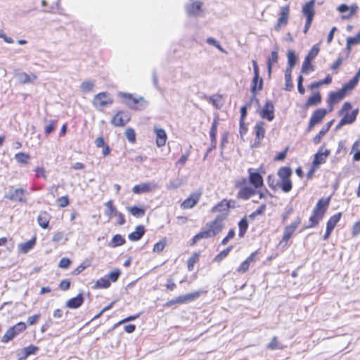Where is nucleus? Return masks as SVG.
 Listing matches in <instances>:
<instances>
[{"label":"nucleus","mask_w":360,"mask_h":360,"mask_svg":"<svg viewBox=\"0 0 360 360\" xmlns=\"http://www.w3.org/2000/svg\"><path fill=\"white\" fill-rule=\"evenodd\" d=\"M105 206L108 210V215L110 217H114V215L118 212L115 207V206L113 205V202L112 200H109L105 203Z\"/></svg>","instance_id":"nucleus-57"},{"label":"nucleus","mask_w":360,"mask_h":360,"mask_svg":"<svg viewBox=\"0 0 360 360\" xmlns=\"http://www.w3.org/2000/svg\"><path fill=\"white\" fill-rule=\"evenodd\" d=\"M94 87V81L91 80H86L84 81L81 85L80 89L82 92L84 93H89L93 91Z\"/></svg>","instance_id":"nucleus-48"},{"label":"nucleus","mask_w":360,"mask_h":360,"mask_svg":"<svg viewBox=\"0 0 360 360\" xmlns=\"http://www.w3.org/2000/svg\"><path fill=\"white\" fill-rule=\"evenodd\" d=\"M39 348L34 345H30L29 346L22 349L23 356L20 357L18 360H25L29 356L36 354L39 351Z\"/></svg>","instance_id":"nucleus-34"},{"label":"nucleus","mask_w":360,"mask_h":360,"mask_svg":"<svg viewBox=\"0 0 360 360\" xmlns=\"http://www.w3.org/2000/svg\"><path fill=\"white\" fill-rule=\"evenodd\" d=\"M360 44V29L354 37H349L347 39V48L350 49L352 46Z\"/></svg>","instance_id":"nucleus-47"},{"label":"nucleus","mask_w":360,"mask_h":360,"mask_svg":"<svg viewBox=\"0 0 360 360\" xmlns=\"http://www.w3.org/2000/svg\"><path fill=\"white\" fill-rule=\"evenodd\" d=\"M145 233V228L143 225L136 226L135 231L128 235V238L131 241L139 240Z\"/></svg>","instance_id":"nucleus-30"},{"label":"nucleus","mask_w":360,"mask_h":360,"mask_svg":"<svg viewBox=\"0 0 360 360\" xmlns=\"http://www.w3.org/2000/svg\"><path fill=\"white\" fill-rule=\"evenodd\" d=\"M248 229V220H247L246 217H243L238 222V229H239L238 236H239V237L243 238L245 236V234L246 233Z\"/></svg>","instance_id":"nucleus-41"},{"label":"nucleus","mask_w":360,"mask_h":360,"mask_svg":"<svg viewBox=\"0 0 360 360\" xmlns=\"http://www.w3.org/2000/svg\"><path fill=\"white\" fill-rule=\"evenodd\" d=\"M255 140L259 143L265 136V123L262 121L257 122L254 127Z\"/></svg>","instance_id":"nucleus-25"},{"label":"nucleus","mask_w":360,"mask_h":360,"mask_svg":"<svg viewBox=\"0 0 360 360\" xmlns=\"http://www.w3.org/2000/svg\"><path fill=\"white\" fill-rule=\"evenodd\" d=\"M153 131L155 134V143L158 148H161L165 146L167 135L165 129L154 127Z\"/></svg>","instance_id":"nucleus-21"},{"label":"nucleus","mask_w":360,"mask_h":360,"mask_svg":"<svg viewBox=\"0 0 360 360\" xmlns=\"http://www.w3.org/2000/svg\"><path fill=\"white\" fill-rule=\"evenodd\" d=\"M328 110L325 108H317L311 114V116L309 119L308 126H307V131H310L314 127L315 125L321 122L323 118L327 115Z\"/></svg>","instance_id":"nucleus-15"},{"label":"nucleus","mask_w":360,"mask_h":360,"mask_svg":"<svg viewBox=\"0 0 360 360\" xmlns=\"http://www.w3.org/2000/svg\"><path fill=\"white\" fill-rule=\"evenodd\" d=\"M95 145L97 148H103L102 154L104 157L108 156L110 153L109 146L105 142L103 136H99L95 140Z\"/></svg>","instance_id":"nucleus-32"},{"label":"nucleus","mask_w":360,"mask_h":360,"mask_svg":"<svg viewBox=\"0 0 360 360\" xmlns=\"http://www.w3.org/2000/svg\"><path fill=\"white\" fill-rule=\"evenodd\" d=\"M37 78V76L34 74L28 75L24 72L20 75V82L23 84L33 82Z\"/></svg>","instance_id":"nucleus-50"},{"label":"nucleus","mask_w":360,"mask_h":360,"mask_svg":"<svg viewBox=\"0 0 360 360\" xmlns=\"http://www.w3.org/2000/svg\"><path fill=\"white\" fill-rule=\"evenodd\" d=\"M301 223V218L297 217L294 221H292L290 224L286 226L285 227L284 231L291 235H293L297 227Z\"/></svg>","instance_id":"nucleus-42"},{"label":"nucleus","mask_w":360,"mask_h":360,"mask_svg":"<svg viewBox=\"0 0 360 360\" xmlns=\"http://www.w3.org/2000/svg\"><path fill=\"white\" fill-rule=\"evenodd\" d=\"M52 240L53 242L58 243L62 240L67 241L68 238L63 231H57L53 234Z\"/></svg>","instance_id":"nucleus-59"},{"label":"nucleus","mask_w":360,"mask_h":360,"mask_svg":"<svg viewBox=\"0 0 360 360\" xmlns=\"http://www.w3.org/2000/svg\"><path fill=\"white\" fill-rule=\"evenodd\" d=\"M267 348L271 350L281 349L283 347L280 346L277 337H274L271 342L267 345Z\"/></svg>","instance_id":"nucleus-56"},{"label":"nucleus","mask_w":360,"mask_h":360,"mask_svg":"<svg viewBox=\"0 0 360 360\" xmlns=\"http://www.w3.org/2000/svg\"><path fill=\"white\" fill-rule=\"evenodd\" d=\"M235 235H236L235 230L233 229H231L229 231L227 235L222 239L221 244L222 245H226L230 240H232L233 238H234Z\"/></svg>","instance_id":"nucleus-61"},{"label":"nucleus","mask_w":360,"mask_h":360,"mask_svg":"<svg viewBox=\"0 0 360 360\" xmlns=\"http://www.w3.org/2000/svg\"><path fill=\"white\" fill-rule=\"evenodd\" d=\"M254 77L251 82L250 91L253 95L263 88V79L259 77V69L256 60H252Z\"/></svg>","instance_id":"nucleus-12"},{"label":"nucleus","mask_w":360,"mask_h":360,"mask_svg":"<svg viewBox=\"0 0 360 360\" xmlns=\"http://www.w3.org/2000/svg\"><path fill=\"white\" fill-rule=\"evenodd\" d=\"M166 245H167V239L165 238H164L154 245L153 251L155 253L159 254L163 251V250L165 249Z\"/></svg>","instance_id":"nucleus-52"},{"label":"nucleus","mask_w":360,"mask_h":360,"mask_svg":"<svg viewBox=\"0 0 360 360\" xmlns=\"http://www.w3.org/2000/svg\"><path fill=\"white\" fill-rule=\"evenodd\" d=\"M207 292L206 290H199L186 295H181L182 303L186 304L191 302L198 299L201 295L207 294Z\"/></svg>","instance_id":"nucleus-26"},{"label":"nucleus","mask_w":360,"mask_h":360,"mask_svg":"<svg viewBox=\"0 0 360 360\" xmlns=\"http://www.w3.org/2000/svg\"><path fill=\"white\" fill-rule=\"evenodd\" d=\"M26 194L27 191L25 189L18 188L10 191L8 193L4 195V198L13 202L26 203Z\"/></svg>","instance_id":"nucleus-14"},{"label":"nucleus","mask_w":360,"mask_h":360,"mask_svg":"<svg viewBox=\"0 0 360 360\" xmlns=\"http://www.w3.org/2000/svg\"><path fill=\"white\" fill-rule=\"evenodd\" d=\"M51 219V216L47 211H41L37 217V223L41 228L46 229L49 228Z\"/></svg>","instance_id":"nucleus-24"},{"label":"nucleus","mask_w":360,"mask_h":360,"mask_svg":"<svg viewBox=\"0 0 360 360\" xmlns=\"http://www.w3.org/2000/svg\"><path fill=\"white\" fill-rule=\"evenodd\" d=\"M285 82L284 89L287 91H290L293 89L292 70H290V68H286L285 70Z\"/></svg>","instance_id":"nucleus-35"},{"label":"nucleus","mask_w":360,"mask_h":360,"mask_svg":"<svg viewBox=\"0 0 360 360\" xmlns=\"http://www.w3.org/2000/svg\"><path fill=\"white\" fill-rule=\"evenodd\" d=\"M311 60H309L307 58H304V60L303 61V63L302 65L301 72L304 74H307L309 72L314 71V68L311 65Z\"/></svg>","instance_id":"nucleus-49"},{"label":"nucleus","mask_w":360,"mask_h":360,"mask_svg":"<svg viewBox=\"0 0 360 360\" xmlns=\"http://www.w3.org/2000/svg\"><path fill=\"white\" fill-rule=\"evenodd\" d=\"M277 174L281 181L280 188L284 193H289L292 188V169L289 167H281Z\"/></svg>","instance_id":"nucleus-7"},{"label":"nucleus","mask_w":360,"mask_h":360,"mask_svg":"<svg viewBox=\"0 0 360 360\" xmlns=\"http://www.w3.org/2000/svg\"><path fill=\"white\" fill-rule=\"evenodd\" d=\"M233 248V245L228 246L226 249L221 251L219 253H218L214 258V260L217 262H220L222 261L224 258H226L230 252Z\"/></svg>","instance_id":"nucleus-46"},{"label":"nucleus","mask_w":360,"mask_h":360,"mask_svg":"<svg viewBox=\"0 0 360 360\" xmlns=\"http://www.w3.org/2000/svg\"><path fill=\"white\" fill-rule=\"evenodd\" d=\"M84 297L82 294H78L76 297H72L66 302V307L70 309H77L82 305Z\"/></svg>","instance_id":"nucleus-28"},{"label":"nucleus","mask_w":360,"mask_h":360,"mask_svg":"<svg viewBox=\"0 0 360 360\" xmlns=\"http://www.w3.org/2000/svg\"><path fill=\"white\" fill-rule=\"evenodd\" d=\"M330 155V150L321 146L314 154L311 165L319 168L320 165L326 162L328 156Z\"/></svg>","instance_id":"nucleus-17"},{"label":"nucleus","mask_w":360,"mask_h":360,"mask_svg":"<svg viewBox=\"0 0 360 360\" xmlns=\"http://www.w3.org/2000/svg\"><path fill=\"white\" fill-rule=\"evenodd\" d=\"M200 253L195 252L189 257L187 262V269L189 271H192L194 269V266L199 262Z\"/></svg>","instance_id":"nucleus-38"},{"label":"nucleus","mask_w":360,"mask_h":360,"mask_svg":"<svg viewBox=\"0 0 360 360\" xmlns=\"http://www.w3.org/2000/svg\"><path fill=\"white\" fill-rule=\"evenodd\" d=\"M248 178L242 177L235 183V188L238 190L237 198L247 200L257 194L259 189L264 186L262 175L252 168L248 169Z\"/></svg>","instance_id":"nucleus-1"},{"label":"nucleus","mask_w":360,"mask_h":360,"mask_svg":"<svg viewBox=\"0 0 360 360\" xmlns=\"http://www.w3.org/2000/svg\"><path fill=\"white\" fill-rule=\"evenodd\" d=\"M331 126V122L328 123L327 127L326 128H322L319 132L314 136V143L315 144H318L321 142L322 137L326 134V133L328 131Z\"/></svg>","instance_id":"nucleus-51"},{"label":"nucleus","mask_w":360,"mask_h":360,"mask_svg":"<svg viewBox=\"0 0 360 360\" xmlns=\"http://www.w3.org/2000/svg\"><path fill=\"white\" fill-rule=\"evenodd\" d=\"M36 241H37V238H36V236H34L28 241L19 244V245H18L19 251L24 254L28 252L30 250H32L34 247V245L36 244Z\"/></svg>","instance_id":"nucleus-31"},{"label":"nucleus","mask_w":360,"mask_h":360,"mask_svg":"<svg viewBox=\"0 0 360 360\" xmlns=\"http://www.w3.org/2000/svg\"><path fill=\"white\" fill-rule=\"evenodd\" d=\"M224 221L216 217L213 220L207 222L205 225L206 229L201 230L191 239L190 245H194L201 239L214 238L219 234L225 227Z\"/></svg>","instance_id":"nucleus-3"},{"label":"nucleus","mask_w":360,"mask_h":360,"mask_svg":"<svg viewBox=\"0 0 360 360\" xmlns=\"http://www.w3.org/2000/svg\"><path fill=\"white\" fill-rule=\"evenodd\" d=\"M287 57H288V68H290V70H292V68L296 65L297 61V57L294 51L289 50L287 53Z\"/></svg>","instance_id":"nucleus-43"},{"label":"nucleus","mask_w":360,"mask_h":360,"mask_svg":"<svg viewBox=\"0 0 360 360\" xmlns=\"http://www.w3.org/2000/svg\"><path fill=\"white\" fill-rule=\"evenodd\" d=\"M330 198V196L321 198L316 202L309 217V224L303 228V230L314 228L319 225L328 210Z\"/></svg>","instance_id":"nucleus-4"},{"label":"nucleus","mask_w":360,"mask_h":360,"mask_svg":"<svg viewBox=\"0 0 360 360\" xmlns=\"http://www.w3.org/2000/svg\"><path fill=\"white\" fill-rule=\"evenodd\" d=\"M147 105L146 101L144 100L143 97H141V101H139L137 104L131 105V109L134 110H143Z\"/></svg>","instance_id":"nucleus-62"},{"label":"nucleus","mask_w":360,"mask_h":360,"mask_svg":"<svg viewBox=\"0 0 360 360\" xmlns=\"http://www.w3.org/2000/svg\"><path fill=\"white\" fill-rule=\"evenodd\" d=\"M131 120V115L127 111L120 110L115 112L110 120L115 127H123Z\"/></svg>","instance_id":"nucleus-13"},{"label":"nucleus","mask_w":360,"mask_h":360,"mask_svg":"<svg viewBox=\"0 0 360 360\" xmlns=\"http://www.w3.org/2000/svg\"><path fill=\"white\" fill-rule=\"evenodd\" d=\"M129 212L136 218H141L146 214V209L143 207L132 206L127 207Z\"/></svg>","instance_id":"nucleus-37"},{"label":"nucleus","mask_w":360,"mask_h":360,"mask_svg":"<svg viewBox=\"0 0 360 360\" xmlns=\"http://www.w3.org/2000/svg\"><path fill=\"white\" fill-rule=\"evenodd\" d=\"M290 4H286L280 8L278 11V18L274 25V30L277 32L280 31L283 27L288 25L290 19Z\"/></svg>","instance_id":"nucleus-10"},{"label":"nucleus","mask_w":360,"mask_h":360,"mask_svg":"<svg viewBox=\"0 0 360 360\" xmlns=\"http://www.w3.org/2000/svg\"><path fill=\"white\" fill-rule=\"evenodd\" d=\"M15 160L20 164L27 165L30 160V155L24 152H20L15 155Z\"/></svg>","instance_id":"nucleus-45"},{"label":"nucleus","mask_w":360,"mask_h":360,"mask_svg":"<svg viewBox=\"0 0 360 360\" xmlns=\"http://www.w3.org/2000/svg\"><path fill=\"white\" fill-rule=\"evenodd\" d=\"M57 127V120H51L49 125L44 128V132L46 135L53 132Z\"/></svg>","instance_id":"nucleus-58"},{"label":"nucleus","mask_w":360,"mask_h":360,"mask_svg":"<svg viewBox=\"0 0 360 360\" xmlns=\"http://www.w3.org/2000/svg\"><path fill=\"white\" fill-rule=\"evenodd\" d=\"M320 51V48L318 44H315L310 49L309 53H307L306 58L313 60L319 54Z\"/></svg>","instance_id":"nucleus-53"},{"label":"nucleus","mask_w":360,"mask_h":360,"mask_svg":"<svg viewBox=\"0 0 360 360\" xmlns=\"http://www.w3.org/2000/svg\"><path fill=\"white\" fill-rule=\"evenodd\" d=\"M266 181L268 186L271 189L276 191L278 188H280V183L276 180L274 174H269L266 178Z\"/></svg>","instance_id":"nucleus-44"},{"label":"nucleus","mask_w":360,"mask_h":360,"mask_svg":"<svg viewBox=\"0 0 360 360\" xmlns=\"http://www.w3.org/2000/svg\"><path fill=\"white\" fill-rule=\"evenodd\" d=\"M360 77V69L348 82L344 84L338 91H331L328 94L327 104L328 111L333 110L335 105L342 101L347 95L357 86Z\"/></svg>","instance_id":"nucleus-2"},{"label":"nucleus","mask_w":360,"mask_h":360,"mask_svg":"<svg viewBox=\"0 0 360 360\" xmlns=\"http://www.w3.org/2000/svg\"><path fill=\"white\" fill-rule=\"evenodd\" d=\"M234 202L233 200L222 199L211 208V212L218 213L216 217L226 221L229 216L230 210L234 207L231 203Z\"/></svg>","instance_id":"nucleus-6"},{"label":"nucleus","mask_w":360,"mask_h":360,"mask_svg":"<svg viewBox=\"0 0 360 360\" xmlns=\"http://www.w3.org/2000/svg\"><path fill=\"white\" fill-rule=\"evenodd\" d=\"M322 101V96L319 91L314 93L306 101L304 107L307 109L311 106H315L320 104Z\"/></svg>","instance_id":"nucleus-27"},{"label":"nucleus","mask_w":360,"mask_h":360,"mask_svg":"<svg viewBox=\"0 0 360 360\" xmlns=\"http://www.w3.org/2000/svg\"><path fill=\"white\" fill-rule=\"evenodd\" d=\"M350 154L352 155V160L354 162L360 161V139L353 143Z\"/></svg>","instance_id":"nucleus-33"},{"label":"nucleus","mask_w":360,"mask_h":360,"mask_svg":"<svg viewBox=\"0 0 360 360\" xmlns=\"http://www.w3.org/2000/svg\"><path fill=\"white\" fill-rule=\"evenodd\" d=\"M219 119L217 116L214 118L213 122L212 123V126L210 131V137L211 144L210 146L207 150L206 155L208 153L211 152L212 150L217 148V127L219 125Z\"/></svg>","instance_id":"nucleus-20"},{"label":"nucleus","mask_w":360,"mask_h":360,"mask_svg":"<svg viewBox=\"0 0 360 360\" xmlns=\"http://www.w3.org/2000/svg\"><path fill=\"white\" fill-rule=\"evenodd\" d=\"M88 266H89V264L86 262H84L72 271V274L75 276L79 275Z\"/></svg>","instance_id":"nucleus-63"},{"label":"nucleus","mask_w":360,"mask_h":360,"mask_svg":"<svg viewBox=\"0 0 360 360\" xmlns=\"http://www.w3.org/2000/svg\"><path fill=\"white\" fill-rule=\"evenodd\" d=\"M122 97L128 101L130 108L131 105L137 104L141 101V97L135 98L130 94H123Z\"/></svg>","instance_id":"nucleus-55"},{"label":"nucleus","mask_w":360,"mask_h":360,"mask_svg":"<svg viewBox=\"0 0 360 360\" xmlns=\"http://www.w3.org/2000/svg\"><path fill=\"white\" fill-rule=\"evenodd\" d=\"M358 6L356 5H352L350 7H349L346 4H341L338 8V10L339 12L342 13H347V14L344 15L342 16V18H350L352 17L357 11Z\"/></svg>","instance_id":"nucleus-23"},{"label":"nucleus","mask_w":360,"mask_h":360,"mask_svg":"<svg viewBox=\"0 0 360 360\" xmlns=\"http://www.w3.org/2000/svg\"><path fill=\"white\" fill-rule=\"evenodd\" d=\"M315 1L316 0H310L302 6V12L303 15L307 18L303 30V32L305 34L308 32V30L311 25V23L315 15Z\"/></svg>","instance_id":"nucleus-9"},{"label":"nucleus","mask_w":360,"mask_h":360,"mask_svg":"<svg viewBox=\"0 0 360 360\" xmlns=\"http://www.w3.org/2000/svg\"><path fill=\"white\" fill-rule=\"evenodd\" d=\"M110 285V281L107 277V276H105L96 281L94 288L96 289H106L108 288Z\"/></svg>","instance_id":"nucleus-36"},{"label":"nucleus","mask_w":360,"mask_h":360,"mask_svg":"<svg viewBox=\"0 0 360 360\" xmlns=\"http://www.w3.org/2000/svg\"><path fill=\"white\" fill-rule=\"evenodd\" d=\"M113 102L112 97L107 92H100L96 94L92 100L93 105L99 110L112 105Z\"/></svg>","instance_id":"nucleus-11"},{"label":"nucleus","mask_w":360,"mask_h":360,"mask_svg":"<svg viewBox=\"0 0 360 360\" xmlns=\"http://www.w3.org/2000/svg\"><path fill=\"white\" fill-rule=\"evenodd\" d=\"M275 107L274 104L271 101H266L264 105L259 112V115L262 119L267 120L268 121H272L275 117Z\"/></svg>","instance_id":"nucleus-18"},{"label":"nucleus","mask_w":360,"mask_h":360,"mask_svg":"<svg viewBox=\"0 0 360 360\" xmlns=\"http://www.w3.org/2000/svg\"><path fill=\"white\" fill-rule=\"evenodd\" d=\"M202 195V192L200 190L191 193L181 204V208L191 209L194 207L200 200Z\"/></svg>","instance_id":"nucleus-19"},{"label":"nucleus","mask_w":360,"mask_h":360,"mask_svg":"<svg viewBox=\"0 0 360 360\" xmlns=\"http://www.w3.org/2000/svg\"><path fill=\"white\" fill-rule=\"evenodd\" d=\"M342 216V212H337L329 217L326 222V231L324 235L323 236V239L324 240H328L331 233H333L335 227L339 223Z\"/></svg>","instance_id":"nucleus-16"},{"label":"nucleus","mask_w":360,"mask_h":360,"mask_svg":"<svg viewBox=\"0 0 360 360\" xmlns=\"http://www.w3.org/2000/svg\"><path fill=\"white\" fill-rule=\"evenodd\" d=\"M121 274V271L118 269H115L114 271H111L108 275H106L107 277L109 278V280L111 282H116L120 276Z\"/></svg>","instance_id":"nucleus-60"},{"label":"nucleus","mask_w":360,"mask_h":360,"mask_svg":"<svg viewBox=\"0 0 360 360\" xmlns=\"http://www.w3.org/2000/svg\"><path fill=\"white\" fill-rule=\"evenodd\" d=\"M124 134L130 143H134L136 142V133L134 129L131 127L126 129Z\"/></svg>","instance_id":"nucleus-54"},{"label":"nucleus","mask_w":360,"mask_h":360,"mask_svg":"<svg viewBox=\"0 0 360 360\" xmlns=\"http://www.w3.org/2000/svg\"><path fill=\"white\" fill-rule=\"evenodd\" d=\"M278 60V54L277 51H272L267 60V68H268V73L270 75L271 73L272 65L275 63H277Z\"/></svg>","instance_id":"nucleus-39"},{"label":"nucleus","mask_w":360,"mask_h":360,"mask_svg":"<svg viewBox=\"0 0 360 360\" xmlns=\"http://www.w3.org/2000/svg\"><path fill=\"white\" fill-rule=\"evenodd\" d=\"M202 2L194 1L187 6L186 11L189 15H197L202 11Z\"/></svg>","instance_id":"nucleus-29"},{"label":"nucleus","mask_w":360,"mask_h":360,"mask_svg":"<svg viewBox=\"0 0 360 360\" xmlns=\"http://www.w3.org/2000/svg\"><path fill=\"white\" fill-rule=\"evenodd\" d=\"M157 185L150 182H144L134 186L132 191L135 194L148 193L156 188Z\"/></svg>","instance_id":"nucleus-22"},{"label":"nucleus","mask_w":360,"mask_h":360,"mask_svg":"<svg viewBox=\"0 0 360 360\" xmlns=\"http://www.w3.org/2000/svg\"><path fill=\"white\" fill-rule=\"evenodd\" d=\"M352 236L356 237L360 234V220L356 221L352 226L351 229Z\"/></svg>","instance_id":"nucleus-64"},{"label":"nucleus","mask_w":360,"mask_h":360,"mask_svg":"<svg viewBox=\"0 0 360 360\" xmlns=\"http://www.w3.org/2000/svg\"><path fill=\"white\" fill-rule=\"evenodd\" d=\"M126 243L125 238L120 234L115 235L110 241V245L112 248L123 245Z\"/></svg>","instance_id":"nucleus-40"},{"label":"nucleus","mask_w":360,"mask_h":360,"mask_svg":"<svg viewBox=\"0 0 360 360\" xmlns=\"http://www.w3.org/2000/svg\"><path fill=\"white\" fill-rule=\"evenodd\" d=\"M27 328L26 323L23 321H20L14 326L8 328L4 335L2 336L1 341L3 343H8L14 339L18 335L24 332Z\"/></svg>","instance_id":"nucleus-8"},{"label":"nucleus","mask_w":360,"mask_h":360,"mask_svg":"<svg viewBox=\"0 0 360 360\" xmlns=\"http://www.w3.org/2000/svg\"><path fill=\"white\" fill-rule=\"evenodd\" d=\"M342 117L336 128L340 129L345 124H351L355 122L359 114V109H352V105L350 102H345L338 112Z\"/></svg>","instance_id":"nucleus-5"}]
</instances>
